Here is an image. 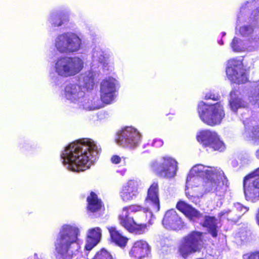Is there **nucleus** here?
Masks as SVG:
<instances>
[{
	"label": "nucleus",
	"instance_id": "obj_8",
	"mask_svg": "<svg viewBox=\"0 0 259 259\" xmlns=\"http://www.w3.org/2000/svg\"><path fill=\"white\" fill-rule=\"evenodd\" d=\"M150 168L160 177L170 179L176 176L178 162L170 157H163L159 160L152 161Z\"/></svg>",
	"mask_w": 259,
	"mask_h": 259
},
{
	"label": "nucleus",
	"instance_id": "obj_20",
	"mask_svg": "<svg viewBox=\"0 0 259 259\" xmlns=\"http://www.w3.org/2000/svg\"><path fill=\"white\" fill-rule=\"evenodd\" d=\"M84 95V92L81 90L80 87L76 84H68L64 89V97L76 105Z\"/></svg>",
	"mask_w": 259,
	"mask_h": 259
},
{
	"label": "nucleus",
	"instance_id": "obj_5",
	"mask_svg": "<svg viewBox=\"0 0 259 259\" xmlns=\"http://www.w3.org/2000/svg\"><path fill=\"white\" fill-rule=\"evenodd\" d=\"M197 110L201 120L210 126L220 124L225 115L223 105L221 102L207 104L201 101L198 105Z\"/></svg>",
	"mask_w": 259,
	"mask_h": 259
},
{
	"label": "nucleus",
	"instance_id": "obj_13",
	"mask_svg": "<svg viewBox=\"0 0 259 259\" xmlns=\"http://www.w3.org/2000/svg\"><path fill=\"white\" fill-rule=\"evenodd\" d=\"M197 139L202 146L213 150L222 151L225 148L223 142L215 132L210 130L200 131L197 134Z\"/></svg>",
	"mask_w": 259,
	"mask_h": 259
},
{
	"label": "nucleus",
	"instance_id": "obj_34",
	"mask_svg": "<svg viewBox=\"0 0 259 259\" xmlns=\"http://www.w3.org/2000/svg\"><path fill=\"white\" fill-rule=\"evenodd\" d=\"M250 4L247 2L240 8V13L237 15V23H240L244 19V14L248 11L249 5Z\"/></svg>",
	"mask_w": 259,
	"mask_h": 259
},
{
	"label": "nucleus",
	"instance_id": "obj_9",
	"mask_svg": "<svg viewBox=\"0 0 259 259\" xmlns=\"http://www.w3.org/2000/svg\"><path fill=\"white\" fill-rule=\"evenodd\" d=\"M142 136L137 129L132 126H126L119 131L116 135V142L122 147L135 149L139 146Z\"/></svg>",
	"mask_w": 259,
	"mask_h": 259
},
{
	"label": "nucleus",
	"instance_id": "obj_17",
	"mask_svg": "<svg viewBox=\"0 0 259 259\" xmlns=\"http://www.w3.org/2000/svg\"><path fill=\"white\" fill-rule=\"evenodd\" d=\"M139 182L130 180L124 184L119 191V196L124 202H128L136 199L139 194Z\"/></svg>",
	"mask_w": 259,
	"mask_h": 259
},
{
	"label": "nucleus",
	"instance_id": "obj_22",
	"mask_svg": "<svg viewBox=\"0 0 259 259\" xmlns=\"http://www.w3.org/2000/svg\"><path fill=\"white\" fill-rule=\"evenodd\" d=\"M248 209V207L243 206L239 203H236L234 204V208L232 210H224L219 214V216L221 218L226 215L229 217L228 219L232 221H236Z\"/></svg>",
	"mask_w": 259,
	"mask_h": 259
},
{
	"label": "nucleus",
	"instance_id": "obj_12",
	"mask_svg": "<svg viewBox=\"0 0 259 259\" xmlns=\"http://www.w3.org/2000/svg\"><path fill=\"white\" fill-rule=\"evenodd\" d=\"M202 234L199 232H193L184 237L179 247L180 254L184 257L199 251L201 247Z\"/></svg>",
	"mask_w": 259,
	"mask_h": 259
},
{
	"label": "nucleus",
	"instance_id": "obj_42",
	"mask_svg": "<svg viewBox=\"0 0 259 259\" xmlns=\"http://www.w3.org/2000/svg\"><path fill=\"white\" fill-rule=\"evenodd\" d=\"M33 259H42V258L41 255H39L37 253H35L33 255Z\"/></svg>",
	"mask_w": 259,
	"mask_h": 259
},
{
	"label": "nucleus",
	"instance_id": "obj_28",
	"mask_svg": "<svg viewBox=\"0 0 259 259\" xmlns=\"http://www.w3.org/2000/svg\"><path fill=\"white\" fill-rule=\"evenodd\" d=\"M88 209L91 212H96L100 210L102 203L99 199L97 195L94 192H91L87 198Z\"/></svg>",
	"mask_w": 259,
	"mask_h": 259
},
{
	"label": "nucleus",
	"instance_id": "obj_39",
	"mask_svg": "<svg viewBox=\"0 0 259 259\" xmlns=\"http://www.w3.org/2000/svg\"><path fill=\"white\" fill-rule=\"evenodd\" d=\"M249 43L251 44L253 50L257 49L259 47V36L257 37H254L251 41H249Z\"/></svg>",
	"mask_w": 259,
	"mask_h": 259
},
{
	"label": "nucleus",
	"instance_id": "obj_29",
	"mask_svg": "<svg viewBox=\"0 0 259 259\" xmlns=\"http://www.w3.org/2000/svg\"><path fill=\"white\" fill-rule=\"evenodd\" d=\"M218 220L213 217H205L203 226L207 228L213 237L218 235Z\"/></svg>",
	"mask_w": 259,
	"mask_h": 259
},
{
	"label": "nucleus",
	"instance_id": "obj_31",
	"mask_svg": "<svg viewBox=\"0 0 259 259\" xmlns=\"http://www.w3.org/2000/svg\"><path fill=\"white\" fill-rule=\"evenodd\" d=\"M107 55L100 47H95L93 51L92 61L94 65L98 66L105 61Z\"/></svg>",
	"mask_w": 259,
	"mask_h": 259
},
{
	"label": "nucleus",
	"instance_id": "obj_40",
	"mask_svg": "<svg viewBox=\"0 0 259 259\" xmlns=\"http://www.w3.org/2000/svg\"><path fill=\"white\" fill-rule=\"evenodd\" d=\"M245 259H259V252L251 253L250 255L245 254L243 255Z\"/></svg>",
	"mask_w": 259,
	"mask_h": 259
},
{
	"label": "nucleus",
	"instance_id": "obj_33",
	"mask_svg": "<svg viewBox=\"0 0 259 259\" xmlns=\"http://www.w3.org/2000/svg\"><path fill=\"white\" fill-rule=\"evenodd\" d=\"M49 21L54 26H60L63 24V20L60 14L53 13L51 14Z\"/></svg>",
	"mask_w": 259,
	"mask_h": 259
},
{
	"label": "nucleus",
	"instance_id": "obj_6",
	"mask_svg": "<svg viewBox=\"0 0 259 259\" xmlns=\"http://www.w3.org/2000/svg\"><path fill=\"white\" fill-rule=\"evenodd\" d=\"M146 209V206L143 207L137 204L124 207L118 217L120 224L131 233L139 234L144 233L147 230L146 225L137 224L132 216V213L142 210L149 213V211Z\"/></svg>",
	"mask_w": 259,
	"mask_h": 259
},
{
	"label": "nucleus",
	"instance_id": "obj_27",
	"mask_svg": "<svg viewBox=\"0 0 259 259\" xmlns=\"http://www.w3.org/2000/svg\"><path fill=\"white\" fill-rule=\"evenodd\" d=\"M229 105L231 110L234 112H236L238 109L245 106V103L239 96L238 92L232 91L230 93Z\"/></svg>",
	"mask_w": 259,
	"mask_h": 259
},
{
	"label": "nucleus",
	"instance_id": "obj_16",
	"mask_svg": "<svg viewBox=\"0 0 259 259\" xmlns=\"http://www.w3.org/2000/svg\"><path fill=\"white\" fill-rule=\"evenodd\" d=\"M146 210L149 211V215L152 216L153 212H157L160 209L159 199V188L157 183H153L148 190L147 195L145 200Z\"/></svg>",
	"mask_w": 259,
	"mask_h": 259
},
{
	"label": "nucleus",
	"instance_id": "obj_35",
	"mask_svg": "<svg viewBox=\"0 0 259 259\" xmlns=\"http://www.w3.org/2000/svg\"><path fill=\"white\" fill-rule=\"evenodd\" d=\"M93 259H112V256L106 249H102L96 253Z\"/></svg>",
	"mask_w": 259,
	"mask_h": 259
},
{
	"label": "nucleus",
	"instance_id": "obj_7",
	"mask_svg": "<svg viewBox=\"0 0 259 259\" xmlns=\"http://www.w3.org/2000/svg\"><path fill=\"white\" fill-rule=\"evenodd\" d=\"M54 44L59 53L69 54L78 51L82 46V40L76 34L67 32L58 35Z\"/></svg>",
	"mask_w": 259,
	"mask_h": 259
},
{
	"label": "nucleus",
	"instance_id": "obj_14",
	"mask_svg": "<svg viewBox=\"0 0 259 259\" xmlns=\"http://www.w3.org/2000/svg\"><path fill=\"white\" fill-rule=\"evenodd\" d=\"M202 180L201 178L188 174L186 180V189L185 193L186 196L192 202L196 203L199 194H201V190L206 192L203 188L204 183L200 185Z\"/></svg>",
	"mask_w": 259,
	"mask_h": 259
},
{
	"label": "nucleus",
	"instance_id": "obj_43",
	"mask_svg": "<svg viewBox=\"0 0 259 259\" xmlns=\"http://www.w3.org/2000/svg\"><path fill=\"white\" fill-rule=\"evenodd\" d=\"M256 221L259 225V209H258V213H257L256 216Z\"/></svg>",
	"mask_w": 259,
	"mask_h": 259
},
{
	"label": "nucleus",
	"instance_id": "obj_46",
	"mask_svg": "<svg viewBox=\"0 0 259 259\" xmlns=\"http://www.w3.org/2000/svg\"><path fill=\"white\" fill-rule=\"evenodd\" d=\"M226 34L225 32H223V35L224 36Z\"/></svg>",
	"mask_w": 259,
	"mask_h": 259
},
{
	"label": "nucleus",
	"instance_id": "obj_24",
	"mask_svg": "<svg viewBox=\"0 0 259 259\" xmlns=\"http://www.w3.org/2000/svg\"><path fill=\"white\" fill-rule=\"evenodd\" d=\"M177 208L191 220L195 221L202 217V214L198 211L185 201H179Z\"/></svg>",
	"mask_w": 259,
	"mask_h": 259
},
{
	"label": "nucleus",
	"instance_id": "obj_2",
	"mask_svg": "<svg viewBox=\"0 0 259 259\" xmlns=\"http://www.w3.org/2000/svg\"><path fill=\"white\" fill-rule=\"evenodd\" d=\"M189 174L205 178L203 185L205 191L214 194L219 200L224 198L228 186V180L220 168L198 164L191 168Z\"/></svg>",
	"mask_w": 259,
	"mask_h": 259
},
{
	"label": "nucleus",
	"instance_id": "obj_10",
	"mask_svg": "<svg viewBox=\"0 0 259 259\" xmlns=\"http://www.w3.org/2000/svg\"><path fill=\"white\" fill-rule=\"evenodd\" d=\"M243 189L246 200L254 202L259 200V167L244 178Z\"/></svg>",
	"mask_w": 259,
	"mask_h": 259
},
{
	"label": "nucleus",
	"instance_id": "obj_26",
	"mask_svg": "<svg viewBox=\"0 0 259 259\" xmlns=\"http://www.w3.org/2000/svg\"><path fill=\"white\" fill-rule=\"evenodd\" d=\"M107 229L110 233L112 241L121 248L124 247L128 239L123 236L114 227H108Z\"/></svg>",
	"mask_w": 259,
	"mask_h": 259
},
{
	"label": "nucleus",
	"instance_id": "obj_47",
	"mask_svg": "<svg viewBox=\"0 0 259 259\" xmlns=\"http://www.w3.org/2000/svg\"><path fill=\"white\" fill-rule=\"evenodd\" d=\"M28 259H31V258H28Z\"/></svg>",
	"mask_w": 259,
	"mask_h": 259
},
{
	"label": "nucleus",
	"instance_id": "obj_36",
	"mask_svg": "<svg viewBox=\"0 0 259 259\" xmlns=\"http://www.w3.org/2000/svg\"><path fill=\"white\" fill-rule=\"evenodd\" d=\"M252 32V28L250 26H243L239 29V33L243 37L249 36Z\"/></svg>",
	"mask_w": 259,
	"mask_h": 259
},
{
	"label": "nucleus",
	"instance_id": "obj_45",
	"mask_svg": "<svg viewBox=\"0 0 259 259\" xmlns=\"http://www.w3.org/2000/svg\"><path fill=\"white\" fill-rule=\"evenodd\" d=\"M219 44H220L221 45H223V41H222V40H221V41H220L219 42Z\"/></svg>",
	"mask_w": 259,
	"mask_h": 259
},
{
	"label": "nucleus",
	"instance_id": "obj_41",
	"mask_svg": "<svg viewBox=\"0 0 259 259\" xmlns=\"http://www.w3.org/2000/svg\"><path fill=\"white\" fill-rule=\"evenodd\" d=\"M163 142L161 139H155L152 142V145L155 147H160L163 145Z\"/></svg>",
	"mask_w": 259,
	"mask_h": 259
},
{
	"label": "nucleus",
	"instance_id": "obj_19",
	"mask_svg": "<svg viewBox=\"0 0 259 259\" xmlns=\"http://www.w3.org/2000/svg\"><path fill=\"white\" fill-rule=\"evenodd\" d=\"M150 252V247L147 242L140 240L134 242L129 252V254L131 257L141 259L148 256Z\"/></svg>",
	"mask_w": 259,
	"mask_h": 259
},
{
	"label": "nucleus",
	"instance_id": "obj_23",
	"mask_svg": "<svg viewBox=\"0 0 259 259\" xmlns=\"http://www.w3.org/2000/svg\"><path fill=\"white\" fill-rule=\"evenodd\" d=\"M102 237V231L99 227L89 229L87 233L85 249L91 250L100 241Z\"/></svg>",
	"mask_w": 259,
	"mask_h": 259
},
{
	"label": "nucleus",
	"instance_id": "obj_44",
	"mask_svg": "<svg viewBox=\"0 0 259 259\" xmlns=\"http://www.w3.org/2000/svg\"><path fill=\"white\" fill-rule=\"evenodd\" d=\"M256 156L259 159V149L256 151Z\"/></svg>",
	"mask_w": 259,
	"mask_h": 259
},
{
	"label": "nucleus",
	"instance_id": "obj_30",
	"mask_svg": "<svg viewBox=\"0 0 259 259\" xmlns=\"http://www.w3.org/2000/svg\"><path fill=\"white\" fill-rule=\"evenodd\" d=\"M231 47L234 52H239L247 50L248 51H253L251 44L248 45V43L243 42L240 39L235 37L231 44Z\"/></svg>",
	"mask_w": 259,
	"mask_h": 259
},
{
	"label": "nucleus",
	"instance_id": "obj_15",
	"mask_svg": "<svg viewBox=\"0 0 259 259\" xmlns=\"http://www.w3.org/2000/svg\"><path fill=\"white\" fill-rule=\"evenodd\" d=\"M118 81L111 77H106L100 83V91L101 101L110 104L114 100Z\"/></svg>",
	"mask_w": 259,
	"mask_h": 259
},
{
	"label": "nucleus",
	"instance_id": "obj_21",
	"mask_svg": "<svg viewBox=\"0 0 259 259\" xmlns=\"http://www.w3.org/2000/svg\"><path fill=\"white\" fill-rule=\"evenodd\" d=\"M77 105L79 108L88 111L95 110L103 107V103L98 97H88L85 95L79 100Z\"/></svg>",
	"mask_w": 259,
	"mask_h": 259
},
{
	"label": "nucleus",
	"instance_id": "obj_38",
	"mask_svg": "<svg viewBox=\"0 0 259 259\" xmlns=\"http://www.w3.org/2000/svg\"><path fill=\"white\" fill-rule=\"evenodd\" d=\"M125 159H126L125 157H120L117 155H114L111 158V162L114 164H118L121 162H123V163H125Z\"/></svg>",
	"mask_w": 259,
	"mask_h": 259
},
{
	"label": "nucleus",
	"instance_id": "obj_18",
	"mask_svg": "<svg viewBox=\"0 0 259 259\" xmlns=\"http://www.w3.org/2000/svg\"><path fill=\"white\" fill-rule=\"evenodd\" d=\"M162 224L164 228L168 230H179L184 227V222L174 209L165 212Z\"/></svg>",
	"mask_w": 259,
	"mask_h": 259
},
{
	"label": "nucleus",
	"instance_id": "obj_1",
	"mask_svg": "<svg viewBox=\"0 0 259 259\" xmlns=\"http://www.w3.org/2000/svg\"><path fill=\"white\" fill-rule=\"evenodd\" d=\"M100 151L101 148L93 140L84 138L66 147L61 158L66 169L79 172L89 168L96 160Z\"/></svg>",
	"mask_w": 259,
	"mask_h": 259
},
{
	"label": "nucleus",
	"instance_id": "obj_3",
	"mask_svg": "<svg viewBox=\"0 0 259 259\" xmlns=\"http://www.w3.org/2000/svg\"><path fill=\"white\" fill-rule=\"evenodd\" d=\"M80 230L75 225H63L55 243L57 259H71L79 253Z\"/></svg>",
	"mask_w": 259,
	"mask_h": 259
},
{
	"label": "nucleus",
	"instance_id": "obj_11",
	"mask_svg": "<svg viewBox=\"0 0 259 259\" xmlns=\"http://www.w3.org/2000/svg\"><path fill=\"white\" fill-rule=\"evenodd\" d=\"M226 72L228 79L234 83H244L247 80L246 70L241 59L234 58L228 60Z\"/></svg>",
	"mask_w": 259,
	"mask_h": 259
},
{
	"label": "nucleus",
	"instance_id": "obj_4",
	"mask_svg": "<svg viewBox=\"0 0 259 259\" xmlns=\"http://www.w3.org/2000/svg\"><path fill=\"white\" fill-rule=\"evenodd\" d=\"M83 61L78 57H61L57 59L52 65L50 76L56 81L58 76L68 77L79 73L83 68Z\"/></svg>",
	"mask_w": 259,
	"mask_h": 259
},
{
	"label": "nucleus",
	"instance_id": "obj_32",
	"mask_svg": "<svg viewBox=\"0 0 259 259\" xmlns=\"http://www.w3.org/2000/svg\"><path fill=\"white\" fill-rule=\"evenodd\" d=\"M248 134L252 143L259 145V126H253Z\"/></svg>",
	"mask_w": 259,
	"mask_h": 259
},
{
	"label": "nucleus",
	"instance_id": "obj_25",
	"mask_svg": "<svg viewBox=\"0 0 259 259\" xmlns=\"http://www.w3.org/2000/svg\"><path fill=\"white\" fill-rule=\"evenodd\" d=\"M96 73L92 70H89L80 75L79 83L80 85L87 90H92L95 84Z\"/></svg>",
	"mask_w": 259,
	"mask_h": 259
},
{
	"label": "nucleus",
	"instance_id": "obj_37",
	"mask_svg": "<svg viewBox=\"0 0 259 259\" xmlns=\"http://www.w3.org/2000/svg\"><path fill=\"white\" fill-rule=\"evenodd\" d=\"M220 96L218 94H214L211 92L206 93L205 95L204 99L206 100L211 99L214 101H218L220 100Z\"/></svg>",
	"mask_w": 259,
	"mask_h": 259
}]
</instances>
